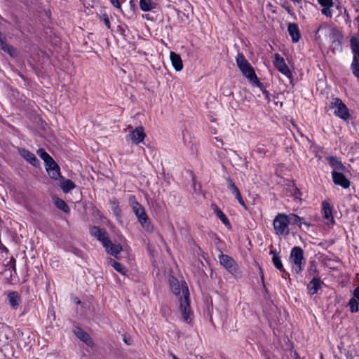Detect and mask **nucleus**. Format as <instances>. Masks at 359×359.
I'll use <instances>...</instances> for the list:
<instances>
[{"instance_id":"obj_1","label":"nucleus","mask_w":359,"mask_h":359,"mask_svg":"<svg viewBox=\"0 0 359 359\" xmlns=\"http://www.w3.org/2000/svg\"><path fill=\"white\" fill-rule=\"evenodd\" d=\"M170 287L178 299V312L184 322L188 324L192 323L194 313L190 306L189 290L187 284L182 280L179 282L172 278L170 280Z\"/></svg>"},{"instance_id":"obj_2","label":"nucleus","mask_w":359,"mask_h":359,"mask_svg":"<svg viewBox=\"0 0 359 359\" xmlns=\"http://www.w3.org/2000/svg\"><path fill=\"white\" fill-rule=\"evenodd\" d=\"M236 65L243 76H245L252 84L257 87L261 88V83L259 82L255 72L250 62L245 59L244 55L238 53L236 58Z\"/></svg>"},{"instance_id":"obj_3","label":"nucleus","mask_w":359,"mask_h":359,"mask_svg":"<svg viewBox=\"0 0 359 359\" xmlns=\"http://www.w3.org/2000/svg\"><path fill=\"white\" fill-rule=\"evenodd\" d=\"M289 262L292 271L294 273L299 274L303 271L306 261L304 256V250L302 248L295 246L292 248Z\"/></svg>"},{"instance_id":"obj_4","label":"nucleus","mask_w":359,"mask_h":359,"mask_svg":"<svg viewBox=\"0 0 359 359\" xmlns=\"http://www.w3.org/2000/svg\"><path fill=\"white\" fill-rule=\"evenodd\" d=\"M290 217L284 213H278L273 221L274 233L280 236H285L290 233Z\"/></svg>"},{"instance_id":"obj_5","label":"nucleus","mask_w":359,"mask_h":359,"mask_svg":"<svg viewBox=\"0 0 359 359\" xmlns=\"http://www.w3.org/2000/svg\"><path fill=\"white\" fill-rule=\"evenodd\" d=\"M131 206L133 212L137 217L138 221L141 224L142 228L144 229L147 231H152L153 227L150 224L149 219L147 217L143 206L135 201H133L131 202Z\"/></svg>"},{"instance_id":"obj_6","label":"nucleus","mask_w":359,"mask_h":359,"mask_svg":"<svg viewBox=\"0 0 359 359\" xmlns=\"http://www.w3.org/2000/svg\"><path fill=\"white\" fill-rule=\"evenodd\" d=\"M330 108L334 109V114L340 118L346 121L350 117L347 107L342 100L338 97H334L330 102Z\"/></svg>"},{"instance_id":"obj_7","label":"nucleus","mask_w":359,"mask_h":359,"mask_svg":"<svg viewBox=\"0 0 359 359\" xmlns=\"http://www.w3.org/2000/svg\"><path fill=\"white\" fill-rule=\"evenodd\" d=\"M90 233L92 236L96 238L99 241H100L104 248H107L110 244V239L104 229H101L97 226H93L90 228Z\"/></svg>"},{"instance_id":"obj_8","label":"nucleus","mask_w":359,"mask_h":359,"mask_svg":"<svg viewBox=\"0 0 359 359\" xmlns=\"http://www.w3.org/2000/svg\"><path fill=\"white\" fill-rule=\"evenodd\" d=\"M273 62L276 68L281 74L285 75L288 79L292 78V72L285 63L284 58L281 57L278 53L275 54Z\"/></svg>"},{"instance_id":"obj_9","label":"nucleus","mask_w":359,"mask_h":359,"mask_svg":"<svg viewBox=\"0 0 359 359\" xmlns=\"http://www.w3.org/2000/svg\"><path fill=\"white\" fill-rule=\"evenodd\" d=\"M332 177L333 182L344 189H348L350 187V181L340 172L332 171Z\"/></svg>"},{"instance_id":"obj_10","label":"nucleus","mask_w":359,"mask_h":359,"mask_svg":"<svg viewBox=\"0 0 359 359\" xmlns=\"http://www.w3.org/2000/svg\"><path fill=\"white\" fill-rule=\"evenodd\" d=\"M220 264L224 266L229 272L234 273L237 271V264L234 260L228 255H221L219 256Z\"/></svg>"},{"instance_id":"obj_11","label":"nucleus","mask_w":359,"mask_h":359,"mask_svg":"<svg viewBox=\"0 0 359 359\" xmlns=\"http://www.w3.org/2000/svg\"><path fill=\"white\" fill-rule=\"evenodd\" d=\"M322 7L321 13L327 18H331L333 15L332 8L334 6L333 0H317Z\"/></svg>"},{"instance_id":"obj_12","label":"nucleus","mask_w":359,"mask_h":359,"mask_svg":"<svg viewBox=\"0 0 359 359\" xmlns=\"http://www.w3.org/2000/svg\"><path fill=\"white\" fill-rule=\"evenodd\" d=\"M46 169L49 176L54 180H58L60 178V170L56 162L53 160L51 162L46 165Z\"/></svg>"},{"instance_id":"obj_13","label":"nucleus","mask_w":359,"mask_h":359,"mask_svg":"<svg viewBox=\"0 0 359 359\" xmlns=\"http://www.w3.org/2000/svg\"><path fill=\"white\" fill-rule=\"evenodd\" d=\"M131 141L135 144H138L143 141L145 137V133L142 126L136 127L129 135Z\"/></svg>"},{"instance_id":"obj_14","label":"nucleus","mask_w":359,"mask_h":359,"mask_svg":"<svg viewBox=\"0 0 359 359\" xmlns=\"http://www.w3.org/2000/svg\"><path fill=\"white\" fill-rule=\"evenodd\" d=\"M74 334L76 336L83 342H84L86 345L88 346H93V341L92 339L90 338V335L83 331L80 327H76L74 330Z\"/></svg>"},{"instance_id":"obj_15","label":"nucleus","mask_w":359,"mask_h":359,"mask_svg":"<svg viewBox=\"0 0 359 359\" xmlns=\"http://www.w3.org/2000/svg\"><path fill=\"white\" fill-rule=\"evenodd\" d=\"M322 205L323 217L327 220V224H333L334 223V220L332 215V208L331 205L326 201H323Z\"/></svg>"},{"instance_id":"obj_16","label":"nucleus","mask_w":359,"mask_h":359,"mask_svg":"<svg viewBox=\"0 0 359 359\" xmlns=\"http://www.w3.org/2000/svg\"><path fill=\"white\" fill-rule=\"evenodd\" d=\"M19 154L25 158L27 161L30 163L34 166H36L39 164L38 159L36 156L30 152L29 151L25 149H19L18 150Z\"/></svg>"},{"instance_id":"obj_17","label":"nucleus","mask_w":359,"mask_h":359,"mask_svg":"<svg viewBox=\"0 0 359 359\" xmlns=\"http://www.w3.org/2000/svg\"><path fill=\"white\" fill-rule=\"evenodd\" d=\"M287 31L292 38V42L297 43L301 38L298 25L295 23H290L288 25Z\"/></svg>"},{"instance_id":"obj_18","label":"nucleus","mask_w":359,"mask_h":359,"mask_svg":"<svg viewBox=\"0 0 359 359\" xmlns=\"http://www.w3.org/2000/svg\"><path fill=\"white\" fill-rule=\"evenodd\" d=\"M327 160L330 167L333 169V171L339 172L345 170V166L338 158L329 156L327 158Z\"/></svg>"},{"instance_id":"obj_19","label":"nucleus","mask_w":359,"mask_h":359,"mask_svg":"<svg viewBox=\"0 0 359 359\" xmlns=\"http://www.w3.org/2000/svg\"><path fill=\"white\" fill-rule=\"evenodd\" d=\"M170 57L174 69L177 72L181 71L183 69V63L181 57L178 54L171 51Z\"/></svg>"},{"instance_id":"obj_20","label":"nucleus","mask_w":359,"mask_h":359,"mask_svg":"<svg viewBox=\"0 0 359 359\" xmlns=\"http://www.w3.org/2000/svg\"><path fill=\"white\" fill-rule=\"evenodd\" d=\"M350 46L353 54V60H359V37L353 36L350 40Z\"/></svg>"},{"instance_id":"obj_21","label":"nucleus","mask_w":359,"mask_h":359,"mask_svg":"<svg viewBox=\"0 0 359 359\" xmlns=\"http://www.w3.org/2000/svg\"><path fill=\"white\" fill-rule=\"evenodd\" d=\"M59 186L65 193L70 191L75 187V184L72 180H67L62 177H60L59 180Z\"/></svg>"},{"instance_id":"obj_22","label":"nucleus","mask_w":359,"mask_h":359,"mask_svg":"<svg viewBox=\"0 0 359 359\" xmlns=\"http://www.w3.org/2000/svg\"><path fill=\"white\" fill-rule=\"evenodd\" d=\"M212 209L214 212L217 215V216L220 219V220L227 226H230V222L226 215L223 213V212L215 204H212L211 205Z\"/></svg>"},{"instance_id":"obj_23","label":"nucleus","mask_w":359,"mask_h":359,"mask_svg":"<svg viewBox=\"0 0 359 359\" xmlns=\"http://www.w3.org/2000/svg\"><path fill=\"white\" fill-rule=\"evenodd\" d=\"M320 287V280L319 278H313L308 285V290L310 294H314L317 293Z\"/></svg>"},{"instance_id":"obj_24","label":"nucleus","mask_w":359,"mask_h":359,"mask_svg":"<svg viewBox=\"0 0 359 359\" xmlns=\"http://www.w3.org/2000/svg\"><path fill=\"white\" fill-rule=\"evenodd\" d=\"M8 302L10 305L15 308L17 307L20 302V295L17 292H11L8 294Z\"/></svg>"},{"instance_id":"obj_25","label":"nucleus","mask_w":359,"mask_h":359,"mask_svg":"<svg viewBox=\"0 0 359 359\" xmlns=\"http://www.w3.org/2000/svg\"><path fill=\"white\" fill-rule=\"evenodd\" d=\"M140 7L143 11H151L156 8V4L151 0H140Z\"/></svg>"},{"instance_id":"obj_26","label":"nucleus","mask_w":359,"mask_h":359,"mask_svg":"<svg viewBox=\"0 0 359 359\" xmlns=\"http://www.w3.org/2000/svg\"><path fill=\"white\" fill-rule=\"evenodd\" d=\"M108 253L117 257L118 254L122 250V247L120 245L113 244L110 241V244L107 248H104Z\"/></svg>"},{"instance_id":"obj_27","label":"nucleus","mask_w":359,"mask_h":359,"mask_svg":"<svg viewBox=\"0 0 359 359\" xmlns=\"http://www.w3.org/2000/svg\"><path fill=\"white\" fill-rule=\"evenodd\" d=\"M0 46H1V48L4 51H5L8 54H9L11 57H14L15 55V50L13 48V47L7 44L4 41H3L1 39H0Z\"/></svg>"},{"instance_id":"obj_28","label":"nucleus","mask_w":359,"mask_h":359,"mask_svg":"<svg viewBox=\"0 0 359 359\" xmlns=\"http://www.w3.org/2000/svg\"><path fill=\"white\" fill-rule=\"evenodd\" d=\"M271 253L273 254L272 262H273V265L276 266V268L278 270H279L280 271H284L283 265L281 262V260H280L278 255L274 252H271Z\"/></svg>"},{"instance_id":"obj_29","label":"nucleus","mask_w":359,"mask_h":359,"mask_svg":"<svg viewBox=\"0 0 359 359\" xmlns=\"http://www.w3.org/2000/svg\"><path fill=\"white\" fill-rule=\"evenodd\" d=\"M37 154L44 161L46 165L53 160L43 149H39L37 151Z\"/></svg>"},{"instance_id":"obj_30","label":"nucleus","mask_w":359,"mask_h":359,"mask_svg":"<svg viewBox=\"0 0 359 359\" xmlns=\"http://www.w3.org/2000/svg\"><path fill=\"white\" fill-rule=\"evenodd\" d=\"M111 265L114 268L116 271L118 272L125 274L126 273V269L123 265H122L121 263L117 262L114 259H110L109 261Z\"/></svg>"},{"instance_id":"obj_31","label":"nucleus","mask_w":359,"mask_h":359,"mask_svg":"<svg viewBox=\"0 0 359 359\" xmlns=\"http://www.w3.org/2000/svg\"><path fill=\"white\" fill-rule=\"evenodd\" d=\"M348 305L349 306L350 311L352 313H357L359 311V302L358 301L357 302L354 298L351 297L350 299Z\"/></svg>"},{"instance_id":"obj_32","label":"nucleus","mask_w":359,"mask_h":359,"mask_svg":"<svg viewBox=\"0 0 359 359\" xmlns=\"http://www.w3.org/2000/svg\"><path fill=\"white\" fill-rule=\"evenodd\" d=\"M55 203V205L59 209L62 210L65 212L67 213L69 212V206L67 205V203L63 200H62L60 198H57Z\"/></svg>"},{"instance_id":"obj_33","label":"nucleus","mask_w":359,"mask_h":359,"mask_svg":"<svg viewBox=\"0 0 359 359\" xmlns=\"http://www.w3.org/2000/svg\"><path fill=\"white\" fill-rule=\"evenodd\" d=\"M351 69L353 74L359 79V60H353Z\"/></svg>"},{"instance_id":"obj_34","label":"nucleus","mask_w":359,"mask_h":359,"mask_svg":"<svg viewBox=\"0 0 359 359\" xmlns=\"http://www.w3.org/2000/svg\"><path fill=\"white\" fill-rule=\"evenodd\" d=\"M112 205V211L114 214L116 215L117 218H120L121 216V210L118 205V203L116 201H114L111 203Z\"/></svg>"},{"instance_id":"obj_35","label":"nucleus","mask_w":359,"mask_h":359,"mask_svg":"<svg viewBox=\"0 0 359 359\" xmlns=\"http://www.w3.org/2000/svg\"><path fill=\"white\" fill-rule=\"evenodd\" d=\"M290 222L292 221L293 223L297 224L299 226H302V218L296 215L292 214L289 215Z\"/></svg>"},{"instance_id":"obj_36","label":"nucleus","mask_w":359,"mask_h":359,"mask_svg":"<svg viewBox=\"0 0 359 359\" xmlns=\"http://www.w3.org/2000/svg\"><path fill=\"white\" fill-rule=\"evenodd\" d=\"M100 19L101 20L103 21V22L104 23V25L107 27L108 29H110L111 28V24H110V21H109V19L107 16V14H103L101 17H100Z\"/></svg>"},{"instance_id":"obj_37","label":"nucleus","mask_w":359,"mask_h":359,"mask_svg":"<svg viewBox=\"0 0 359 359\" xmlns=\"http://www.w3.org/2000/svg\"><path fill=\"white\" fill-rule=\"evenodd\" d=\"M226 181H227V187L231 191H232L233 189L237 188L235 183L231 178H228L226 180Z\"/></svg>"},{"instance_id":"obj_38","label":"nucleus","mask_w":359,"mask_h":359,"mask_svg":"<svg viewBox=\"0 0 359 359\" xmlns=\"http://www.w3.org/2000/svg\"><path fill=\"white\" fill-rule=\"evenodd\" d=\"M5 266L8 268H12L14 271H15V259L13 257H11Z\"/></svg>"},{"instance_id":"obj_39","label":"nucleus","mask_w":359,"mask_h":359,"mask_svg":"<svg viewBox=\"0 0 359 359\" xmlns=\"http://www.w3.org/2000/svg\"><path fill=\"white\" fill-rule=\"evenodd\" d=\"M140 0H129L130 6L133 11H135L136 9L137 4H140Z\"/></svg>"},{"instance_id":"obj_40","label":"nucleus","mask_w":359,"mask_h":359,"mask_svg":"<svg viewBox=\"0 0 359 359\" xmlns=\"http://www.w3.org/2000/svg\"><path fill=\"white\" fill-rule=\"evenodd\" d=\"M123 340L124 343L126 344L127 345H132L133 344V339L129 336H127V335L124 334Z\"/></svg>"},{"instance_id":"obj_41","label":"nucleus","mask_w":359,"mask_h":359,"mask_svg":"<svg viewBox=\"0 0 359 359\" xmlns=\"http://www.w3.org/2000/svg\"><path fill=\"white\" fill-rule=\"evenodd\" d=\"M234 196L236 198V199L238 200V203L243 205V207L246 208V205L245 204V202L241 196V193H238V195H234Z\"/></svg>"},{"instance_id":"obj_42","label":"nucleus","mask_w":359,"mask_h":359,"mask_svg":"<svg viewBox=\"0 0 359 359\" xmlns=\"http://www.w3.org/2000/svg\"><path fill=\"white\" fill-rule=\"evenodd\" d=\"M353 298L359 302V286L356 287L353 292Z\"/></svg>"},{"instance_id":"obj_43","label":"nucleus","mask_w":359,"mask_h":359,"mask_svg":"<svg viewBox=\"0 0 359 359\" xmlns=\"http://www.w3.org/2000/svg\"><path fill=\"white\" fill-rule=\"evenodd\" d=\"M357 151H359V144L354 143V145L351 146L350 148V152L355 154Z\"/></svg>"},{"instance_id":"obj_44","label":"nucleus","mask_w":359,"mask_h":359,"mask_svg":"<svg viewBox=\"0 0 359 359\" xmlns=\"http://www.w3.org/2000/svg\"><path fill=\"white\" fill-rule=\"evenodd\" d=\"M308 271L310 274H313L316 272V266L315 265L314 263L310 264Z\"/></svg>"},{"instance_id":"obj_45","label":"nucleus","mask_w":359,"mask_h":359,"mask_svg":"<svg viewBox=\"0 0 359 359\" xmlns=\"http://www.w3.org/2000/svg\"><path fill=\"white\" fill-rule=\"evenodd\" d=\"M111 4L116 8L121 9V4L118 0H110Z\"/></svg>"},{"instance_id":"obj_46","label":"nucleus","mask_w":359,"mask_h":359,"mask_svg":"<svg viewBox=\"0 0 359 359\" xmlns=\"http://www.w3.org/2000/svg\"><path fill=\"white\" fill-rule=\"evenodd\" d=\"M148 250L150 252V254L151 255V256L154 257V252H155L154 249L152 250L151 248L150 245H148Z\"/></svg>"},{"instance_id":"obj_47","label":"nucleus","mask_w":359,"mask_h":359,"mask_svg":"<svg viewBox=\"0 0 359 359\" xmlns=\"http://www.w3.org/2000/svg\"><path fill=\"white\" fill-rule=\"evenodd\" d=\"M239 192H240V191H239V190H238V187H237V188H236L235 189H233V190L231 191V193H232L233 195H238V193H239Z\"/></svg>"},{"instance_id":"obj_48","label":"nucleus","mask_w":359,"mask_h":359,"mask_svg":"<svg viewBox=\"0 0 359 359\" xmlns=\"http://www.w3.org/2000/svg\"><path fill=\"white\" fill-rule=\"evenodd\" d=\"M145 18H146L147 19H148V20H154V17H150L149 14H146V15H145Z\"/></svg>"},{"instance_id":"obj_49","label":"nucleus","mask_w":359,"mask_h":359,"mask_svg":"<svg viewBox=\"0 0 359 359\" xmlns=\"http://www.w3.org/2000/svg\"><path fill=\"white\" fill-rule=\"evenodd\" d=\"M170 355L172 357V359H180L178 358L175 355L172 354V353H170Z\"/></svg>"},{"instance_id":"obj_50","label":"nucleus","mask_w":359,"mask_h":359,"mask_svg":"<svg viewBox=\"0 0 359 359\" xmlns=\"http://www.w3.org/2000/svg\"><path fill=\"white\" fill-rule=\"evenodd\" d=\"M256 151H257V152H259V153H261V152H262V150H261V149H260V148H257V149H256Z\"/></svg>"},{"instance_id":"obj_51","label":"nucleus","mask_w":359,"mask_h":359,"mask_svg":"<svg viewBox=\"0 0 359 359\" xmlns=\"http://www.w3.org/2000/svg\"><path fill=\"white\" fill-rule=\"evenodd\" d=\"M323 26H320L317 30V33L320 30V29L322 28Z\"/></svg>"},{"instance_id":"obj_52","label":"nucleus","mask_w":359,"mask_h":359,"mask_svg":"<svg viewBox=\"0 0 359 359\" xmlns=\"http://www.w3.org/2000/svg\"><path fill=\"white\" fill-rule=\"evenodd\" d=\"M297 359H300V358L297 357Z\"/></svg>"}]
</instances>
